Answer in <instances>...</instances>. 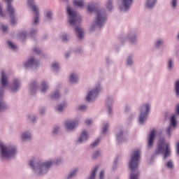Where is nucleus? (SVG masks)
Returning a JSON list of instances; mask_svg holds the SVG:
<instances>
[{
  "mask_svg": "<svg viewBox=\"0 0 179 179\" xmlns=\"http://www.w3.org/2000/svg\"><path fill=\"white\" fill-rule=\"evenodd\" d=\"M100 179H104V171H101L99 175Z\"/></svg>",
  "mask_w": 179,
  "mask_h": 179,
  "instance_id": "40",
  "label": "nucleus"
},
{
  "mask_svg": "<svg viewBox=\"0 0 179 179\" xmlns=\"http://www.w3.org/2000/svg\"><path fill=\"white\" fill-rule=\"evenodd\" d=\"M33 2H34V0H28V5L32 8V10L36 16L34 19V24H37L38 23V8L34 5Z\"/></svg>",
  "mask_w": 179,
  "mask_h": 179,
  "instance_id": "9",
  "label": "nucleus"
},
{
  "mask_svg": "<svg viewBox=\"0 0 179 179\" xmlns=\"http://www.w3.org/2000/svg\"><path fill=\"white\" fill-rule=\"evenodd\" d=\"M38 64H40L38 61L34 59V58H31L24 65L25 68H29V66H33V65L38 66Z\"/></svg>",
  "mask_w": 179,
  "mask_h": 179,
  "instance_id": "15",
  "label": "nucleus"
},
{
  "mask_svg": "<svg viewBox=\"0 0 179 179\" xmlns=\"http://www.w3.org/2000/svg\"><path fill=\"white\" fill-rule=\"evenodd\" d=\"M78 76H76V74H71L70 76V79L69 81L71 83H76V81L78 80Z\"/></svg>",
  "mask_w": 179,
  "mask_h": 179,
  "instance_id": "21",
  "label": "nucleus"
},
{
  "mask_svg": "<svg viewBox=\"0 0 179 179\" xmlns=\"http://www.w3.org/2000/svg\"><path fill=\"white\" fill-rule=\"evenodd\" d=\"M34 52H36V54H40V49L35 48L34 49Z\"/></svg>",
  "mask_w": 179,
  "mask_h": 179,
  "instance_id": "49",
  "label": "nucleus"
},
{
  "mask_svg": "<svg viewBox=\"0 0 179 179\" xmlns=\"http://www.w3.org/2000/svg\"><path fill=\"white\" fill-rule=\"evenodd\" d=\"M59 162H61V159H57L56 162V164H59Z\"/></svg>",
  "mask_w": 179,
  "mask_h": 179,
  "instance_id": "56",
  "label": "nucleus"
},
{
  "mask_svg": "<svg viewBox=\"0 0 179 179\" xmlns=\"http://www.w3.org/2000/svg\"><path fill=\"white\" fill-rule=\"evenodd\" d=\"M164 153V157L166 159L170 156V145L164 141V138H162L158 142V148L157 150V154Z\"/></svg>",
  "mask_w": 179,
  "mask_h": 179,
  "instance_id": "3",
  "label": "nucleus"
},
{
  "mask_svg": "<svg viewBox=\"0 0 179 179\" xmlns=\"http://www.w3.org/2000/svg\"><path fill=\"white\" fill-rule=\"evenodd\" d=\"M58 132V128H55L54 130H53V134H57Z\"/></svg>",
  "mask_w": 179,
  "mask_h": 179,
  "instance_id": "55",
  "label": "nucleus"
},
{
  "mask_svg": "<svg viewBox=\"0 0 179 179\" xmlns=\"http://www.w3.org/2000/svg\"><path fill=\"white\" fill-rule=\"evenodd\" d=\"M66 58H68V57H69V54H66Z\"/></svg>",
  "mask_w": 179,
  "mask_h": 179,
  "instance_id": "60",
  "label": "nucleus"
},
{
  "mask_svg": "<svg viewBox=\"0 0 179 179\" xmlns=\"http://www.w3.org/2000/svg\"><path fill=\"white\" fill-rule=\"evenodd\" d=\"M52 15V14L51 13L50 11H48L46 14V17L47 19H51V16Z\"/></svg>",
  "mask_w": 179,
  "mask_h": 179,
  "instance_id": "39",
  "label": "nucleus"
},
{
  "mask_svg": "<svg viewBox=\"0 0 179 179\" xmlns=\"http://www.w3.org/2000/svg\"><path fill=\"white\" fill-rule=\"evenodd\" d=\"M62 38L63 41H66V40H68V38H66V35L62 36Z\"/></svg>",
  "mask_w": 179,
  "mask_h": 179,
  "instance_id": "52",
  "label": "nucleus"
},
{
  "mask_svg": "<svg viewBox=\"0 0 179 179\" xmlns=\"http://www.w3.org/2000/svg\"><path fill=\"white\" fill-rule=\"evenodd\" d=\"M130 41H131V43H134V39H130Z\"/></svg>",
  "mask_w": 179,
  "mask_h": 179,
  "instance_id": "61",
  "label": "nucleus"
},
{
  "mask_svg": "<svg viewBox=\"0 0 179 179\" xmlns=\"http://www.w3.org/2000/svg\"><path fill=\"white\" fill-rule=\"evenodd\" d=\"M36 30H34V31H31V34H33V33H36Z\"/></svg>",
  "mask_w": 179,
  "mask_h": 179,
  "instance_id": "57",
  "label": "nucleus"
},
{
  "mask_svg": "<svg viewBox=\"0 0 179 179\" xmlns=\"http://www.w3.org/2000/svg\"><path fill=\"white\" fill-rule=\"evenodd\" d=\"M106 8H108L109 10H111L113 9V1L111 0H109L108 1Z\"/></svg>",
  "mask_w": 179,
  "mask_h": 179,
  "instance_id": "28",
  "label": "nucleus"
},
{
  "mask_svg": "<svg viewBox=\"0 0 179 179\" xmlns=\"http://www.w3.org/2000/svg\"><path fill=\"white\" fill-rule=\"evenodd\" d=\"M8 44L9 45V47H10V48H12V50H16V48H17V47H16V45H15L13 43H12V42L8 41Z\"/></svg>",
  "mask_w": 179,
  "mask_h": 179,
  "instance_id": "31",
  "label": "nucleus"
},
{
  "mask_svg": "<svg viewBox=\"0 0 179 179\" xmlns=\"http://www.w3.org/2000/svg\"><path fill=\"white\" fill-rule=\"evenodd\" d=\"M51 166H52V162H47L40 165L38 167L39 175L45 174V173L48 171V169H50Z\"/></svg>",
  "mask_w": 179,
  "mask_h": 179,
  "instance_id": "8",
  "label": "nucleus"
},
{
  "mask_svg": "<svg viewBox=\"0 0 179 179\" xmlns=\"http://www.w3.org/2000/svg\"><path fill=\"white\" fill-rule=\"evenodd\" d=\"M0 149L1 157H6L9 159V157H12V156H15L16 153V148L12 147H5L2 143L0 142Z\"/></svg>",
  "mask_w": 179,
  "mask_h": 179,
  "instance_id": "5",
  "label": "nucleus"
},
{
  "mask_svg": "<svg viewBox=\"0 0 179 179\" xmlns=\"http://www.w3.org/2000/svg\"><path fill=\"white\" fill-rule=\"evenodd\" d=\"M78 110H86V106H80L78 108Z\"/></svg>",
  "mask_w": 179,
  "mask_h": 179,
  "instance_id": "50",
  "label": "nucleus"
},
{
  "mask_svg": "<svg viewBox=\"0 0 179 179\" xmlns=\"http://www.w3.org/2000/svg\"><path fill=\"white\" fill-rule=\"evenodd\" d=\"M108 112H109V114L111 113V108H108Z\"/></svg>",
  "mask_w": 179,
  "mask_h": 179,
  "instance_id": "58",
  "label": "nucleus"
},
{
  "mask_svg": "<svg viewBox=\"0 0 179 179\" xmlns=\"http://www.w3.org/2000/svg\"><path fill=\"white\" fill-rule=\"evenodd\" d=\"M41 114H43V111H41Z\"/></svg>",
  "mask_w": 179,
  "mask_h": 179,
  "instance_id": "62",
  "label": "nucleus"
},
{
  "mask_svg": "<svg viewBox=\"0 0 179 179\" xmlns=\"http://www.w3.org/2000/svg\"><path fill=\"white\" fill-rule=\"evenodd\" d=\"M77 126L78 121L76 120L67 121L65 124L66 129H67V131H72V129L76 128Z\"/></svg>",
  "mask_w": 179,
  "mask_h": 179,
  "instance_id": "12",
  "label": "nucleus"
},
{
  "mask_svg": "<svg viewBox=\"0 0 179 179\" xmlns=\"http://www.w3.org/2000/svg\"><path fill=\"white\" fill-rule=\"evenodd\" d=\"M6 85H8V77H6V74H5V71H1V86L2 88L6 87Z\"/></svg>",
  "mask_w": 179,
  "mask_h": 179,
  "instance_id": "13",
  "label": "nucleus"
},
{
  "mask_svg": "<svg viewBox=\"0 0 179 179\" xmlns=\"http://www.w3.org/2000/svg\"><path fill=\"white\" fill-rule=\"evenodd\" d=\"M121 136H122V132H120V134L117 135V139L118 142H120V139H121Z\"/></svg>",
  "mask_w": 179,
  "mask_h": 179,
  "instance_id": "48",
  "label": "nucleus"
},
{
  "mask_svg": "<svg viewBox=\"0 0 179 179\" xmlns=\"http://www.w3.org/2000/svg\"><path fill=\"white\" fill-rule=\"evenodd\" d=\"M85 124L86 125H90V124H92V120L88 119L85 121Z\"/></svg>",
  "mask_w": 179,
  "mask_h": 179,
  "instance_id": "47",
  "label": "nucleus"
},
{
  "mask_svg": "<svg viewBox=\"0 0 179 179\" xmlns=\"http://www.w3.org/2000/svg\"><path fill=\"white\" fill-rule=\"evenodd\" d=\"M155 3L156 0H148L145 6L148 9H152V8L155 6Z\"/></svg>",
  "mask_w": 179,
  "mask_h": 179,
  "instance_id": "18",
  "label": "nucleus"
},
{
  "mask_svg": "<svg viewBox=\"0 0 179 179\" xmlns=\"http://www.w3.org/2000/svg\"><path fill=\"white\" fill-rule=\"evenodd\" d=\"M64 1H68V0H64Z\"/></svg>",
  "mask_w": 179,
  "mask_h": 179,
  "instance_id": "63",
  "label": "nucleus"
},
{
  "mask_svg": "<svg viewBox=\"0 0 179 179\" xmlns=\"http://www.w3.org/2000/svg\"><path fill=\"white\" fill-rule=\"evenodd\" d=\"M67 13L69 15V22L71 26H76V24H79L80 23L82 19L80 16L78 15V13L76 11L72 10L71 7H67Z\"/></svg>",
  "mask_w": 179,
  "mask_h": 179,
  "instance_id": "4",
  "label": "nucleus"
},
{
  "mask_svg": "<svg viewBox=\"0 0 179 179\" xmlns=\"http://www.w3.org/2000/svg\"><path fill=\"white\" fill-rule=\"evenodd\" d=\"M177 125V121L176 120V116H172L171 118L170 127L167 129V133L170 136L171 134V128H176Z\"/></svg>",
  "mask_w": 179,
  "mask_h": 179,
  "instance_id": "14",
  "label": "nucleus"
},
{
  "mask_svg": "<svg viewBox=\"0 0 179 179\" xmlns=\"http://www.w3.org/2000/svg\"><path fill=\"white\" fill-rule=\"evenodd\" d=\"M89 139V135L87 134V132L86 131H83L81 134L78 142L80 143L82 142H85V141H87Z\"/></svg>",
  "mask_w": 179,
  "mask_h": 179,
  "instance_id": "16",
  "label": "nucleus"
},
{
  "mask_svg": "<svg viewBox=\"0 0 179 179\" xmlns=\"http://www.w3.org/2000/svg\"><path fill=\"white\" fill-rule=\"evenodd\" d=\"M157 131L155 129H152L148 136V146L149 148H152L153 146V143L155 142V137L156 136Z\"/></svg>",
  "mask_w": 179,
  "mask_h": 179,
  "instance_id": "11",
  "label": "nucleus"
},
{
  "mask_svg": "<svg viewBox=\"0 0 179 179\" xmlns=\"http://www.w3.org/2000/svg\"><path fill=\"white\" fill-rule=\"evenodd\" d=\"M99 92H100V88H96L94 91H90L86 96V101H92V100H94V99L97 97Z\"/></svg>",
  "mask_w": 179,
  "mask_h": 179,
  "instance_id": "10",
  "label": "nucleus"
},
{
  "mask_svg": "<svg viewBox=\"0 0 179 179\" xmlns=\"http://www.w3.org/2000/svg\"><path fill=\"white\" fill-rule=\"evenodd\" d=\"M36 82L31 83V89H32V90L36 89Z\"/></svg>",
  "mask_w": 179,
  "mask_h": 179,
  "instance_id": "43",
  "label": "nucleus"
},
{
  "mask_svg": "<svg viewBox=\"0 0 179 179\" xmlns=\"http://www.w3.org/2000/svg\"><path fill=\"white\" fill-rule=\"evenodd\" d=\"M2 94H3V91H0V97H1ZM6 107V105H5V103H3L1 100H0V111H2L3 110H5Z\"/></svg>",
  "mask_w": 179,
  "mask_h": 179,
  "instance_id": "20",
  "label": "nucleus"
},
{
  "mask_svg": "<svg viewBox=\"0 0 179 179\" xmlns=\"http://www.w3.org/2000/svg\"><path fill=\"white\" fill-rule=\"evenodd\" d=\"M13 86L14 87H12V90H16V89H17V87H19V80H15L13 81Z\"/></svg>",
  "mask_w": 179,
  "mask_h": 179,
  "instance_id": "25",
  "label": "nucleus"
},
{
  "mask_svg": "<svg viewBox=\"0 0 179 179\" xmlns=\"http://www.w3.org/2000/svg\"><path fill=\"white\" fill-rule=\"evenodd\" d=\"M2 30L3 31V33H7L8 32V27L5 26V25H2Z\"/></svg>",
  "mask_w": 179,
  "mask_h": 179,
  "instance_id": "38",
  "label": "nucleus"
},
{
  "mask_svg": "<svg viewBox=\"0 0 179 179\" xmlns=\"http://www.w3.org/2000/svg\"><path fill=\"white\" fill-rule=\"evenodd\" d=\"M65 107H66V104L59 105L57 106V111H62V110H64V108H65Z\"/></svg>",
  "mask_w": 179,
  "mask_h": 179,
  "instance_id": "32",
  "label": "nucleus"
},
{
  "mask_svg": "<svg viewBox=\"0 0 179 179\" xmlns=\"http://www.w3.org/2000/svg\"><path fill=\"white\" fill-rule=\"evenodd\" d=\"M76 31L78 34V38H83V29L80 27H76Z\"/></svg>",
  "mask_w": 179,
  "mask_h": 179,
  "instance_id": "19",
  "label": "nucleus"
},
{
  "mask_svg": "<svg viewBox=\"0 0 179 179\" xmlns=\"http://www.w3.org/2000/svg\"><path fill=\"white\" fill-rule=\"evenodd\" d=\"M132 1L133 0H122V3L125 10H127L129 8V6H131V4L132 3Z\"/></svg>",
  "mask_w": 179,
  "mask_h": 179,
  "instance_id": "17",
  "label": "nucleus"
},
{
  "mask_svg": "<svg viewBox=\"0 0 179 179\" xmlns=\"http://www.w3.org/2000/svg\"><path fill=\"white\" fill-rule=\"evenodd\" d=\"M73 3L76 6H79V8L83 6V1L82 0H74Z\"/></svg>",
  "mask_w": 179,
  "mask_h": 179,
  "instance_id": "22",
  "label": "nucleus"
},
{
  "mask_svg": "<svg viewBox=\"0 0 179 179\" xmlns=\"http://www.w3.org/2000/svg\"><path fill=\"white\" fill-rule=\"evenodd\" d=\"M150 110V106H149V104H146L141 108V112L139 117L140 124H143V122H145V120H146Z\"/></svg>",
  "mask_w": 179,
  "mask_h": 179,
  "instance_id": "6",
  "label": "nucleus"
},
{
  "mask_svg": "<svg viewBox=\"0 0 179 179\" xmlns=\"http://www.w3.org/2000/svg\"><path fill=\"white\" fill-rule=\"evenodd\" d=\"M5 1L8 3L7 10L10 16V23L11 24H15L17 20H16V18H15V8H13V6H12V4L10 3L12 0H5Z\"/></svg>",
  "mask_w": 179,
  "mask_h": 179,
  "instance_id": "7",
  "label": "nucleus"
},
{
  "mask_svg": "<svg viewBox=\"0 0 179 179\" xmlns=\"http://www.w3.org/2000/svg\"><path fill=\"white\" fill-rule=\"evenodd\" d=\"M140 160H141V150H134L131 155V159L129 163V167L131 171V173L130 175V179L139 178V172L137 171L135 173V171L138 170V166H139Z\"/></svg>",
  "mask_w": 179,
  "mask_h": 179,
  "instance_id": "1",
  "label": "nucleus"
},
{
  "mask_svg": "<svg viewBox=\"0 0 179 179\" xmlns=\"http://www.w3.org/2000/svg\"><path fill=\"white\" fill-rule=\"evenodd\" d=\"M166 166L169 167V169H173V162L171 161H169Z\"/></svg>",
  "mask_w": 179,
  "mask_h": 179,
  "instance_id": "36",
  "label": "nucleus"
},
{
  "mask_svg": "<svg viewBox=\"0 0 179 179\" xmlns=\"http://www.w3.org/2000/svg\"><path fill=\"white\" fill-rule=\"evenodd\" d=\"M107 129H108V124H106V125L103 127V130H102V134H106V133L107 132Z\"/></svg>",
  "mask_w": 179,
  "mask_h": 179,
  "instance_id": "37",
  "label": "nucleus"
},
{
  "mask_svg": "<svg viewBox=\"0 0 179 179\" xmlns=\"http://www.w3.org/2000/svg\"><path fill=\"white\" fill-rule=\"evenodd\" d=\"M48 89V87L47 84L45 83H43L41 85V92H42V93H45V90H47Z\"/></svg>",
  "mask_w": 179,
  "mask_h": 179,
  "instance_id": "24",
  "label": "nucleus"
},
{
  "mask_svg": "<svg viewBox=\"0 0 179 179\" xmlns=\"http://www.w3.org/2000/svg\"><path fill=\"white\" fill-rule=\"evenodd\" d=\"M100 143V138L96 139L92 145V148H94L95 146H97Z\"/></svg>",
  "mask_w": 179,
  "mask_h": 179,
  "instance_id": "29",
  "label": "nucleus"
},
{
  "mask_svg": "<svg viewBox=\"0 0 179 179\" xmlns=\"http://www.w3.org/2000/svg\"><path fill=\"white\" fill-rule=\"evenodd\" d=\"M52 67L53 68V69H55V71H57L58 68H59V66H58V64L57 63L52 64Z\"/></svg>",
  "mask_w": 179,
  "mask_h": 179,
  "instance_id": "35",
  "label": "nucleus"
},
{
  "mask_svg": "<svg viewBox=\"0 0 179 179\" xmlns=\"http://www.w3.org/2000/svg\"><path fill=\"white\" fill-rule=\"evenodd\" d=\"M78 173V169H74L67 177V179L72 178Z\"/></svg>",
  "mask_w": 179,
  "mask_h": 179,
  "instance_id": "27",
  "label": "nucleus"
},
{
  "mask_svg": "<svg viewBox=\"0 0 179 179\" xmlns=\"http://www.w3.org/2000/svg\"><path fill=\"white\" fill-rule=\"evenodd\" d=\"M177 155H179V143H177Z\"/></svg>",
  "mask_w": 179,
  "mask_h": 179,
  "instance_id": "54",
  "label": "nucleus"
},
{
  "mask_svg": "<svg viewBox=\"0 0 179 179\" xmlns=\"http://www.w3.org/2000/svg\"><path fill=\"white\" fill-rule=\"evenodd\" d=\"M172 6L176 8L177 6V0H172Z\"/></svg>",
  "mask_w": 179,
  "mask_h": 179,
  "instance_id": "42",
  "label": "nucleus"
},
{
  "mask_svg": "<svg viewBox=\"0 0 179 179\" xmlns=\"http://www.w3.org/2000/svg\"><path fill=\"white\" fill-rule=\"evenodd\" d=\"M127 64L129 65H132V59H131V57H129L127 59Z\"/></svg>",
  "mask_w": 179,
  "mask_h": 179,
  "instance_id": "44",
  "label": "nucleus"
},
{
  "mask_svg": "<svg viewBox=\"0 0 179 179\" xmlns=\"http://www.w3.org/2000/svg\"><path fill=\"white\" fill-rule=\"evenodd\" d=\"M34 162L33 160H31L29 162V165L31 166V167H32V169H34Z\"/></svg>",
  "mask_w": 179,
  "mask_h": 179,
  "instance_id": "51",
  "label": "nucleus"
},
{
  "mask_svg": "<svg viewBox=\"0 0 179 179\" xmlns=\"http://www.w3.org/2000/svg\"><path fill=\"white\" fill-rule=\"evenodd\" d=\"M58 97H59V92H56L55 94H53L51 96V99H58Z\"/></svg>",
  "mask_w": 179,
  "mask_h": 179,
  "instance_id": "30",
  "label": "nucleus"
},
{
  "mask_svg": "<svg viewBox=\"0 0 179 179\" xmlns=\"http://www.w3.org/2000/svg\"><path fill=\"white\" fill-rule=\"evenodd\" d=\"M35 120H36V117H33V119H32L33 122H34Z\"/></svg>",
  "mask_w": 179,
  "mask_h": 179,
  "instance_id": "59",
  "label": "nucleus"
},
{
  "mask_svg": "<svg viewBox=\"0 0 179 179\" xmlns=\"http://www.w3.org/2000/svg\"><path fill=\"white\" fill-rule=\"evenodd\" d=\"M0 15L2 17L5 16V14H3V12L2 11V6L0 5Z\"/></svg>",
  "mask_w": 179,
  "mask_h": 179,
  "instance_id": "45",
  "label": "nucleus"
},
{
  "mask_svg": "<svg viewBox=\"0 0 179 179\" xmlns=\"http://www.w3.org/2000/svg\"><path fill=\"white\" fill-rule=\"evenodd\" d=\"M176 112H177V114L179 115V104L176 105Z\"/></svg>",
  "mask_w": 179,
  "mask_h": 179,
  "instance_id": "53",
  "label": "nucleus"
},
{
  "mask_svg": "<svg viewBox=\"0 0 179 179\" xmlns=\"http://www.w3.org/2000/svg\"><path fill=\"white\" fill-rule=\"evenodd\" d=\"M175 89L176 92V96H179V80L176 81Z\"/></svg>",
  "mask_w": 179,
  "mask_h": 179,
  "instance_id": "26",
  "label": "nucleus"
},
{
  "mask_svg": "<svg viewBox=\"0 0 179 179\" xmlns=\"http://www.w3.org/2000/svg\"><path fill=\"white\" fill-rule=\"evenodd\" d=\"M30 138H31V135L30 134H27L26 132L22 134V138L23 141H29Z\"/></svg>",
  "mask_w": 179,
  "mask_h": 179,
  "instance_id": "23",
  "label": "nucleus"
},
{
  "mask_svg": "<svg viewBox=\"0 0 179 179\" xmlns=\"http://www.w3.org/2000/svg\"><path fill=\"white\" fill-rule=\"evenodd\" d=\"M168 67H169V69H171V68H173V60L169 59L168 62Z\"/></svg>",
  "mask_w": 179,
  "mask_h": 179,
  "instance_id": "33",
  "label": "nucleus"
},
{
  "mask_svg": "<svg viewBox=\"0 0 179 179\" xmlns=\"http://www.w3.org/2000/svg\"><path fill=\"white\" fill-rule=\"evenodd\" d=\"M87 10L90 13L96 12V19L95 23L96 26L101 27V25L103 24L104 22L107 20L106 13H101V11L97 10V6L94 4H90L88 6Z\"/></svg>",
  "mask_w": 179,
  "mask_h": 179,
  "instance_id": "2",
  "label": "nucleus"
},
{
  "mask_svg": "<svg viewBox=\"0 0 179 179\" xmlns=\"http://www.w3.org/2000/svg\"><path fill=\"white\" fill-rule=\"evenodd\" d=\"M20 36L21 38H26V32H22L20 34Z\"/></svg>",
  "mask_w": 179,
  "mask_h": 179,
  "instance_id": "41",
  "label": "nucleus"
},
{
  "mask_svg": "<svg viewBox=\"0 0 179 179\" xmlns=\"http://www.w3.org/2000/svg\"><path fill=\"white\" fill-rule=\"evenodd\" d=\"M161 44H163V41H157V43H156V46L157 47H160V45Z\"/></svg>",
  "mask_w": 179,
  "mask_h": 179,
  "instance_id": "46",
  "label": "nucleus"
},
{
  "mask_svg": "<svg viewBox=\"0 0 179 179\" xmlns=\"http://www.w3.org/2000/svg\"><path fill=\"white\" fill-rule=\"evenodd\" d=\"M99 156H100V152L99 151H96L92 156L93 159H96V157H99Z\"/></svg>",
  "mask_w": 179,
  "mask_h": 179,
  "instance_id": "34",
  "label": "nucleus"
}]
</instances>
